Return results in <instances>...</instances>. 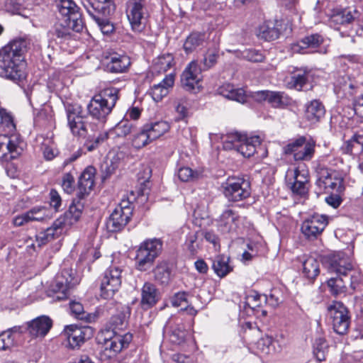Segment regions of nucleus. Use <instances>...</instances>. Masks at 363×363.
<instances>
[{
  "mask_svg": "<svg viewBox=\"0 0 363 363\" xmlns=\"http://www.w3.org/2000/svg\"><path fill=\"white\" fill-rule=\"evenodd\" d=\"M30 41L25 38H17L0 48V77L16 84L26 79V53Z\"/></svg>",
  "mask_w": 363,
  "mask_h": 363,
  "instance_id": "obj_1",
  "label": "nucleus"
},
{
  "mask_svg": "<svg viewBox=\"0 0 363 363\" xmlns=\"http://www.w3.org/2000/svg\"><path fill=\"white\" fill-rule=\"evenodd\" d=\"M326 263L328 270L337 274L336 277L330 278L327 281L330 293L334 296L345 293L347 287L343 277H347V272L352 269L350 257L344 252H339L328 256Z\"/></svg>",
  "mask_w": 363,
  "mask_h": 363,
  "instance_id": "obj_2",
  "label": "nucleus"
},
{
  "mask_svg": "<svg viewBox=\"0 0 363 363\" xmlns=\"http://www.w3.org/2000/svg\"><path fill=\"white\" fill-rule=\"evenodd\" d=\"M119 99V89L110 86L100 91L89 101L86 109L89 115L99 123H105Z\"/></svg>",
  "mask_w": 363,
  "mask_h": 363,
  "instance_id": "obj_3",
  "label": "nucleus"
},
{
  "mask_svg": "<svg viewBox=\"0 0 363 363\" xmlns=\"http://www.w3.org/2000/svg\"><path fill=\"white\" fill-rule=\"evenodd\" d=\"M330 157H324L316 162L315 171L317 174L315 186L320 193L338 192L344 193V176L342 172L327 167L330 163Z\"/></svg>",
  "mask_w": 363,
  "mask_h": 363,
  "instance_id": "obj_4",
  "label": "nucleus"
},
{
  "mask_svg": "<svg viewBox=\"0 0 363 363\" xmlns=\"http://www.w3.org/2000/svg\"><path fill=\"white\" fill-rule=\"evenodd\" d=\"M164 248L162 238H146L135 250V267L138 271L147 272L154 265Z\"/></svg>",
  "mask_w": 363,
  "mask_h": 363,
  "instance_id": "obj_5",
  "label": "nucleus"
},
{
  "mask_svg": "<svg viewBox=\"0 0 363 363\" xmlns=\"http://www.w3.org/2000/svg\"><path fill=\"white\" fill-rule=\"evenodd\" d=\"M83 5L104 34L109 35L114 31L115 27L109 20L114 10L112 0H86Z\"/></svg>",
  "mask_w": 363,
  "mask_h": 363,
  "instance_id": "obj_6",
  "label": "nucleus"
},
{
  "mask_svg": "<svg viewBox=\"0 0 363 363\" xmlns=\"http://www.w3.org/2000/svg\"><path fill=\"white\" fill-rule=\"evenodd\" d=\"M316 142L312 138L299 135L289 140L282 147L283 155L290 156L296 162H308L315 157Z\"/></svg>",
  "mask_w": 363,
  "mask_h": 363,
  "instance_id": "obj_7",
  "label": "nucleus"
},
{
  "mask_svg": "<svg viewBox=\"0 0 363 363\" xmlns=\"http://www.w3.org/2000/svg\"><path fill=\"white\" fill-rule=\"evenodd\" d=\"M94 335V329L88 325H65L60 333L62 345L68 350H78Z\"/></svg>",
  "mask_w": 363,
  "mask_h": 363,
  "instance_id": "obj_8",
  "label": "nucleus"
},
{
  "mask_svg": "<svg viewBox=\"0 0 363 363\" xmlns=\"http://www.w3.org/2000/svg\"><path fill=\"white\" fill-rule=\"evenodd\" d=\"M125 13L131 30L138 33L143 32L150 16L147 1L128 0Z\"/></svg>",
  "mask_w": 363,
  "mask_h": 363,
  "instance_id": "obj_9",
  "label": "nucleus"
},
{
  "mask_svg": "<svg viewBox=\"0 0 363 363\" xmlns=\"http://www.w3.org/2000/svg\"><path fill=\"white\" fill-rule=\"evenodd\" d=\"M250 97L258 104L267 102L276 109H288L296 106V101L285 91L260 90L252 92Z\"/></svg>",
  "mask_w": 363,
  "mask_h": 363,
  "instance_id": "obj_10",
  "label": "nucleus"
},
{
  "mask_svg": "<svg viewBox=\"0 0 363 363\" xmlns=\"http://www.w3.org/2000/svg\"><path fill=\"white\" fill-rule=\"evenodd\" d=\"M134 209V203L128 199H123L110 215L106 228L108 231L117 233L121 231L130 222Z\"/></svg>",
  "mask_w": 363,
  "mask_h": 363,
  "instance_id": "obj_11",
  "label": "nucleus"
},
{
  "mask_svg": "<svg viewBox=\"0 0 363 363\" xmlns=\"http://www.w3.org/2000/svg\"><path fill=\"white\" fill-rule=\"evenodd\" d=\"M328 314L334 331L340 335L347 334L351 324L349 309L340 301H333L328 306Z\"/></svg>",
  "mask_w": 363,
  "mask_h": 363,
  "instance_id": "obj_12",
  "label": "nucleus"
},
{
  "mask_svg": "<svg viewBox=\"0 0 363 363\" xmlns=\"http://www.w3.org/2000/svg\"><path fill=\"white\" fill-rule=\"evenodd\" d=\"M122 269L110 266L101 277L100 296L104 299H111L118 291L122 283Z\"/></svg>",
  "mask_w": 363,
  "mask_h": 363,
  "instance_id": "obj_13",
  "label": "nucleus"
},
{
  "mask_svg": "<svg viewBox=\"0 0 363 363\" xmlns=\"http://www.w3.org/2000/svg\"><path fill=\"white\" fill-rule=\"evenodd\" d=\"M133 340L132 334L127 333L123 335H114L106 340L99 352V358L102 362L114 359L123 350L127 349Z\"/></svg>",
  "mask_w": 363,
  "mask_h": 363,
  "instance_id": "obj_14",
  "label": "nucleus"
},
{
  "mask_svg": "<svg viewBox=\"0 0 363 363\" xmlns=\"http://www.w3.org/2000/svg\"><path fill=\"white\" fill-rule=\"evenodd\" d=\"M223 193L230 201H243L251 195V184L248 179L244 177L228 178Z\"/></svg>",
  "mask_w": 363,
  "mask_h": 363,
  "instance_id": "obj_15",
  "label": "nucleus"
},
{
  "mask_svg": "<svg viewBox=\"0 0 363 363\" xmlns=\"http://www.w3.org/2000/svg\"><path fill=\"white\" fill-rule=\"evenodd\" d=\"M81 106L69 105L66 108L67 126L71 133L78 138H85L88 135L87 123L85 121Z\"/></svg>",
  "mask_w": 363,
  "mask_h": 363,
  "instance_id": "obj_16",
  "label": "nucleus"
},
{
  "mask_svg": "<svg viewBox=\"0 0 363 363\" xmlns=\"http://www.w3.org/2000/svg\"><path fill=\"white\" fill-rule=\"evenodd\" d=\"M57 9L65 18L64 21L73 22V28L77 33L82 31L84 23L80 8L73 0H58Z\"/></svg>",
  "mask_w": 363,
  "mask_h": 363,
  "instance_id": "obj_17",
  "label": "nucleus"
},
{
  "mask_svg": "<svg viewBox=\"0 0 363 363\" xmlns=\"http://www.w3.org/2000/svg\"><path fill=\"white\" fill-rule=\"evenodd\" d=\"M328 225L327 216L315 214L302 223L301 230L307 240H314L322 234Z\"/></svg>",
  "mask_w": 363,
  "mask_h": 363,
  "instance_id": "obj_18",
  "label": "nucleus"
},
{
  "mask_svg": "<svg viewBox=\"0 0 363 363\" xmlns=\"http://www.w3.org/2000/svg\"><path fill=\"white\" fill-rule=\"evenodd\" d=\"M288 184L294 196L299 198L308 196L311 185L308 172H301L298 167H296L294 170L293 181Z\"/></svg>",
  "mask_w": 363,
  "mask_h": 363,
  "instance_id": "obj_19",
  "label": "nucleus"
},
{
  "mask_svg": "<svg viewBox=\"0 0 363 363\" xmlns=\"http://www.w3.org/2000/svg\"><path fill=\"white\" fill-rule=\"evenodd\" d=\"M23 149L16 140L7 135H0V160L9 162L17 159L22 153Z\"/></svg>",
  "mask_w": 363,
  "mask_h": 363,
  "instance_id": "obj_20",
  "label": "nucleus"
},
{
  "mask_svg": "<svg viewBox=\"0 0 363 363\" xmlns=\"http://www.w3.org/2000/svg\"><path fill=\"white\" fill-rule=\"evenodd\" d=\"M96 168L89 165L86 167L79 177L77 183V198L84 199L87 196L95 184Z\"/></svg>",
  "mask_w": 363,
  "mask_h": 363,
  "instance_id": "obj_21",
  "label": "nucleus"
},
{
  "mask_svg": "<svg viewBox=\"0 0 363 363\" xmlns=\"http://www.w3.org/2000/svg\"><path fill=\"white\" fill-rule=\"evenodd\" d=\"M77 284V279L73 276L72 269H64L57 274L55 280L54 291L60 292L62 296H57L58 300L65 299L68 291Z\"/></svg>",
  "mask_w": 363,
  "mask_h": 363,
  "instance_id": "obj_22",
  "label": "nucleus"
},
{
  "mask_svg": "<svg viewBox=\"0 0 363 363\" xmlns=\"http://www.w3.org/2000/svg\"><path fill=\"white\" fill-rule=\"evenodd\" d=\"M105 60V70L113 74L127 72L131 65L129 56L116 52L106 56Z\"/></svg>",
  "mask_w": 363,
  "mask_h": 363,
  "instance_id": "obj_23",
  "label": "nucleus"
},
{
  "mask_svg": "<svg viewBox=\"0 0 363 363\" xmlns=\"http://www.w3.org/2000/svg\"><path fill=\"white\" fill-rule=\"evenodd\" d=\"M200 69L195 61L191 62L186 67L181 76V83L182 87L188 91H192L196 87L199 86L201 78Z\"/></svg>",
  "mask_w": 363,
  "mask_h": 363,
  "instance_id": "obj_24",
  "label": "nucleus"
},
{
  "mask_svg": "<svg viewBox=\"0 0 363 363\" xmlns=\"http://www.w3.org/2000/svg\"><path fill=\"white\" fill-rule=\"evenodd\" d=\"M160 300V293L157 286L151 282H145L141 289V308L147 311L156 306Z\"/></svg>",
  "mask_w": 363,
  "mask_h": 363,
  "instance_id": "obj_25",
  "label": "nucleus"
},
{
  "mask_svg": "<svg viewBox=\"0 0 363 363\" xmlns=\"http://www.w3.org/2000/svg\"><path fill=\"white\" fill-rule=\"evenodd\" d=\"M309 74L310 71L306 67H296L285 79L286 88L302 91L308 83Z\"/></svg>",
  "mask_w": 363,
  "mask_h": 363,
  "instance_id": "obj_26",
  "label": "nucleus"
},
{
  "mask_svg": "<svg viewBox=\"0 0 363 363\" xmlns=\"http://www.w3.org/2000/svg\"><path fill=\"white\" fill-rule=\"evenodd\" d=\"M324 37L320 33H311L302 38L296 43L291 44V49L294 52L304 54L306 50H317L324 43Z\"/></svg>",
  "mask_w": 363,
  "mask_h": 363,
  "instance_id": "obj_27",
  "label": "nucleus"
},
{
  "mask_svg": "<svg viewBox=\"0 0 363 363\" xmlns=\"http://www.w3.org/2000/svg\"><path fill=\"white\" fill-rule=\"evenodd\" d=\"M218 228L223 233L236 231L240 223V216L238 211L225 209L217 220Z\"/></svg>",
  "mask_w": 363,
  "mask_h": 363,
  "instance_id": "obj_28",
  "label": "nucleus"
},
{
  "mask_svg": "<svg viewBox=\"0 0 363 363\" xmlns=\"http://www.w3.org/2000/svg\"><path fill=\"white\" fill-rule=\"evenodd\" d=\"M325 115V106L319 99H313L306 104L304 118L311 125L319 123Z\"/></svg>",
  "mask_w": 363,
  "mask_h": 363,
  "instance_id": "obj_29",
  "label": "nucleus"
},
{
  "mask_svg": "<svg viewBox=\"0 0 363 363\" xmlns=\"http://www.w3.org/2000/svg\"><path fill=\"white\" fill-rule=\"evenodd\" d=\"M282 23L278 20H267L264 21L258 28V37L266 41L278 39L281 35Z\"/></svg>",
  "mask_w": 363,
  "mask_h": 363,
  "instance_id": "obj_30",
  "label": "nucleus"
},
{
  "mask_svg": "<svg viewBox=\"0 0 363 363\" xmlns=\"http://www.w3.org/2000/svg\"><path fill=\"white\" fill-rule=\"evenodd\" d=\"M73 32H76L73 28V22L64 21V23H56L50 34L55 41L64 43L75 39Z\"/></svg>",
  "mask_w": 363,
  "mask_h": 363,
  "instance_id": "obj_31",
  "label": "nucleus"
},
{
  "mask_svg": "<svg viewBox=\"0 0 363 363\" xmlns=\"http://www.w3.org/2000/svg\"><path fill=\"white\" fill-rule=\"evenodd\" d=\"M52 326V320L44 315L26 323L27 332L33 337L45 336Z\"/></svg>",
  "mask_w": 363,
  "mask_h": 363,
  "instance_id": "obj_32",
  "label": "nucleus"
},
{
  "mask_svg": "<svg viewBox=\"0 0 363 363\" xmlns=\"http://www.w3.org/2000/svg\"><path fill=\"white\" fill-rule=\"evenodd\" d=\"M278 344V341L275 340L272 336L265 335L260 337L255 343V350L258 355L262 357H272L281 350L280 345L278 348L275 344Z\"/></svg>",
  "mask_w": 363,
  "mask_h": 363,
  "instance_id": "obj_33",
  "label": "nucleus"
},
{
  "mask_svg": "<svg viewBox=\"0 0 363 363\" xmlns=\"http://www.w3.org/2000/svg\"><path fill=\"white\" fill-rule=\"evenodd\" d=\"M211 268L218 277L223 279L233 271L234 266L229 256L219 254L212 259Z\"/></svg>",
  "mask_w": 363,
  "mask_h": 363,
  "instance_id": "obj_34",
  "label": "nucleus"
},
{
  "mask_svg": "<svg viewBox=\"0 0 363 363\" xmlns=\"http://www.w3.org/2000/svg\"><path fill=\"white\" fill-rule=\"evenodd\" d=\"M261 298L262 296L258 292L253 291L246 296L244 305L245 309H250L257 318H265L267 315V311L264 308Z\"/></svg>",
  "mask_w": 363,
  "mask_h": 363,
  "instance_id": "obj_35",
  "label": "nucleus"
},
{
  "mask_svg": "<svg viewBox=\"0 0 363 363\" xmlns=\"http://www.w3.org/2000/svg\"><path fill=\"white\" fill-rule=\"evenodd\" d=\"M208 35L204 31H192L186 38L183 49L186 54H190L203 47L208 41Z\"/></svg>",
  "mask_w": 363,
  "mask_h": 363,
  "instance_id": "obj_36",
  "label": "nucleus"
},
{
  "mask_svg": "<svg viewBox=\"0 0 363 363\" xmlns=\"http://www.w3.org/2000/svg\"><path fill=\"white\" fill-rule=\"evenodd\" d=\"M152 142L169 131L171 125L166 121H149L143 125Z\"/></svg>",
  "mask_w": 363,
  "mask_h": 363,
  "instance_id": "obj_37",
  "label": "nucleus"
},
{
  "mask_svg": "<svg viewBox=\"0 0 363 363\" xmlns=\"http://www.w3.org/2000/svg\"><path fill=\"white\" fill-rule=\"evenodd\" d=\"M174 84V75L169 74L166 75L165 77L157 84L151 86L150 94L152 96L153 100L156 102L160 101L169 93V89L172 88Z\"/></svg>",
  "mask_w": 363,
  "mask_h": 363,
  "instance_id": "obj_38",
  "label": "nucleus"
},
{
  "mask_svg": "<svg viewBox=\"0 0 363 363\" xmlns=\"http://www.w3.org/2000/svg\"><path fill=\"white\" fill-rule=\"evenodd\" d=\"M65 225V218H58L55 220L52 225L48 228L44 232L40 233L38 237V240H40V244L45 245L47 242L58 238Z\"/></svg>",
  "mask_w": 363,
  "mask_h": 363,
  "instance_id": "obj_39",
  "label": "nucleus"
},
{
  "mask_svg": "<svg viewBox=\"0 0 363 363\" xmlns=\"http://www.w3.org/2000/svg\"><path fill=\"white\" fill-rule=\"evenodd\" d=\"M354 19L352 13L349 9L335 8L332 10L329 21L331 26H337L336 28L339 29V26L349 24Z\"/></svg>",
  "mask_w": 363,
  "mask_h": 363,
  "instance_id": "obj_40",
  "label": "nucleus"
},
{
  "mask_svg": "<svg viewBox=\"0 0 363 363\" xmlns=\"http://www.w3.org/2000/svg\"><path fill=\"white\" fill-rule=\"evenodd\" d=\"M259 136L255 135L250 138L245 136V139L235 146L237 150L245 157H250L257 152V147L261 145Z\"/></svg>",
  "mask_w": 363,
  "mask_h": 363,
  "instance_id": "obj_41",
  "label": "nucleus"
},
{
  "mask_svg": "<svg viewBox=\"0 0 363 363\" xmlns=\"http://www.w3.org/2000/svg\"><path fill=\"white\" fill-rule=\"evenodd\" d=\"M302 274L310 282L313 283L320 274V264L317 259L308 256L302 261Z\"/></svg>",
  "mask_w": 363,
  "mask_h": 363,
  "instance_id": "obj_42",
  "label": "nucleus"
},
{
  "mask_svg": "<svg viewBox=\"0 0 363 363\" xmlns=\"http://www.w3.org/2000/svg\"><path fill=\"white\" fill-rule=\"evenodd\" d=\"M363 143V130H358L354 133L350 139L346 140L342 147L343 153L350 155L358 153Z\"/></svg>",
  "mask_w": 363,
  "mask_h": 363,
  "instance_id": "obj_43",
  "label": "nucleus"
},
{
  "mask_svg": "<svg viewBox=\"0 0 363 363\" xmlns=\"http://www.w3.org/2000/svg\"><path fill=\"white\" fill-rule=\"evenodd\" d=\"M155 281L162 285H167L171 280L172 269L168 261L159 262L153 270Z\"/></svg>",
  "mask_w": 363,
  "mask_h": 363,
  "instance_id": "obj_44",
  "label": "nucleus"
},
{
  "mask_svg": "<svg viewBox=\"0 0 363 363\" xmlns=\"http://www.w3.org/2000/svg\"><path fill=\"white\" fill-rule=\"evenodd\" d=\"M45 208L43 206L34 207L25 213L17 216L13 219V225L15 226H22L25 223L30 221H40L44 220V214L42 213L40 216H35V214L41 213Z\"/></svg>",
  "mask_w": 363,
  "mask_h": 363,
  "instance_id": "obj_45",
  "label": "nucleus"
},
{
  "mask_svg": "<svg viewBox=\"0 0 363 363\" xmlns=\"http://www.w3.org/2000/svg\"><path fill=\"white\" fill-rule=\"evenodd\" d=\"M221 94L227 99L245 104L247 96L242 88H235L233 85L227 84L221 88Z\"/></svg>",
  "mask_w": 363,
  "mask_h": 363,
  "instance_id": "obj_46",
  "label": "nucleus"
},
{
  "mask_svg": "<svg viewBox=\"0 0 363 363\" xmlns=\"http://www.w3.org/2000/svg\"><path fill=\"white\" fill-rule=\"evenodd\" d=\"M175 64L174 57L172 53H164L159 55L155 60L154 69L159 73L166 72Z\"/></svg>",
  "mask_w": 363,
  "mask_h": 363,
  "instance_id": "obj_47",
  "label": "nucleus"
},
{
  "mask_svg": "<svg viewBox=\"0 0 363 363\" xmlns=\"http://www.w3.org/2000/svg\"><path fill=\"white\" fill-rule=\"evenodd\" d=\"M313 354L318 362L325 361L328 353V345L324 337L315 338L313 345Z\"/></svg>",
  "mask_w": 363,
  "mask_h": 363,
  "instance_id": "obj_48",
  "label": "nucleus"
},
{
  "mask_svg": "<svg viewBox=\"0 0 363 363\" xmlns=\"http://www.w3.org/2000/svg\"><path fill=\"white\" fill-rule=\"evenodd\" d=\"M82 199H74L70 204L69 209L65 212V216L69 219V223L77 222L81 217L84 209V204L81 202Z\"/></svg>",
  "mask_w": 363,
  "mask_h": 363,
  "instance_id": "obj_49",
  "label": "nucleus"
},
{
  "mask_svg": "<svg viewBox=\"0 0 363 363\" xmlns=\"http://www.w3.org/2000/svg\"><path fill=\"white\" fill-rule=\"evenodd\" d=\"M108 138L109 135L107 131L100 132L95 138L90 136L87 137L84 144V147L88 152H92L97 149L105 141H106Z\"/></svg>",
  "mask_w": 363,
  "mask_h": 363,
  "instance_id": "obj_50",
  "label": "nucleus"
},
{
  "mask_svg": "<svg viewBox=\"0 0 363 363\" xmlns=\"http://www.w3.org/2000/svg\"><path fill=\"white\" fill-rule=\"evenodd\" d=\"M135 128V125L128 118H123L118 122L113 129L118 138H125Z\"/></svg>",
  "mask_w": 363,
  "mask_h": 363,
  "instance_id": "obj_51",
  "label": "nucleus"
},
{
  "mask_svg": "<svg viewBox=\"0 0 363 363\" xmlns=\"http://www.w3.org/2000/svg\"><path fill=\"white\" fill-rule=\"evenodd\" d=\"M131 143L132 145L136 149H141L152 143L143 125L141 126L138 133L133 135Z\"/></svg>",
  "mask_w": 363,
  "mask_h": 363,
  "instance_id": "obj_52",
  "label": "nucleus"
},
{
  "mask_svg": "<svg viewBox=\"0 0 363 363\" xmlns=\"http://www.w3.org/2000/svg\"><path fill=\"white\" fill-rule=\"evenodd\" d=\"M240 57L252 62H262L265 59L263 52L255 48L245 49L240 52Z\"/></svg>",
  "mask_w": 363,
  "mask_h": 363,
  "instance_id": "obj_53",
  "label": "nucleus"
},
{
  "mask_svg": "<svg viewBox=\"0 0 363 363\" xmlns=\"http://www.w3.org/2000/svg\"><path fill=\"white\" fill-rule=\"evenodd\" d=\"M69 308L71 314L74 315L77 319L86 320L87 322L90 320V314L86 313L84 311V306L80 302H70Z\"/></svg>",
  "mask_w": 363,
  "mask_h": 363,
  "instance_id": "obj_54",
  "label": "nucleus"
},
{
  "mask_svg": "<svg viewBox=\"0 0 363 363\" xmlns=\"http://www.w3.org/2000/svg\"><path fill=\"white\" fill-rule=\"evenodd\" d=\"M219 57V51L217 49H208L206 54L204 55L203 60V65L205 69H208L213 66L218 62Z\"/></svg>",
  "mask_w": 363,
  "mask_h": 363,
  "instance_id": "obj_55",
  "label": "nucleus"
},
{
  "mask_svg": "<svg viewBox=\"0 0 363 363\" xmlns=\"http://www.w3.org/2000/svg\"><path fill=\"white\" fill-rule=\"evenodd\" d=\"M0 128L13 130L16 128L12 116L4 108H0Z\"/></svg>",
  "mask_w": 363,
  "mask_h": 363,
  "instance_id": "obj_56",
  "label": "nucleus"
},
{
  "mask_svg": "<svg viewBox=\"0 0 363 363\" xmlns=\"http://www.w3.org/2000/svg\"><path fill=\"white\" fill-rule=\"evenodd\" d=\"M62 187L64 191L71 194L75 189V180L74 176L70 173H65L62 178Z\"/></svg>",
  "mask_w": 363,
  "mask_h": 363,
  "instance_id": "obj_57",
  "label": "nucleus"
},
{
  "mask_svg": "<svg viewBox=\"0 0 363 363\" xmlns=\"http://www.w3.org/2000/svg\"><path fill=\"white\" fill-rule=\"evenodd\" d=\"M198 172L194 171L192 169L188 167H183L179 169L178 170V177L179 179L184 182H189L194 178L198 177Z\"/></svg>",
  "mask_w": 363,
  "mask_h": 363,
  "instance_id": "obj_58",
  "label": "nucleus"
},
{
  "mask_svg": "<svg viewBox=\"0 0 363 363\" xmlns=\"http://www.w3.org/2000/svg\"><path fill=\"white\" fill-rule=\"evenodd\" d=\"M14 342V337L11 331H4L0 334V350H6L10 348Z\"/></svg>",
  "mask_w": 363,
  "mask_h": 363,
  "instance_id": "obj_59",
  "label": "nucleus"
},
{
  "mask_svg": "<svg viewBox=\"0 0 363 363\" xmlns=\"http://www.w3.org/2000/svg\"><path fill=\"white\" fill-rule=\"evenodd\" d=\"M350 272H352L350 277V285L352 290H359L360 286L363 284V275L357 271H354L353 269Z\"/></svg>",
  "mask_w": 363,
  "mask_h": 363,
  "instance_id": "obj_60",
  "label": "nucleus"
},
{
  "mask_svg": "<svg viewBox=\"0 0 363 363\" xmlns=\"http://www.w3.org/2000/svg\"><path fill=\"white\" fill-rule=\"evenodd\" d=\"M118 165L116 162H111L110 163L105 162L101 167V179L103 181L108 179L111 175L115 174Z\"/></svg>",
  "mask_w": 363,
  "mask_h": 363,
  "instance_id": "obj_61",
  "label": "nucleus"
},
{
  "mask_svg": "<svg viewBox=\"0 0 363 363\" xmlns=\"http://www.w3.org/2000/svg\"><path fill=\"white\" fill-rule=\"evenodd\" d=\"M125 315L123 312H119L111 316L110 324L113 330H121L125 326Z\"/></svg>",
  "mask_w": 363,
  "mask_h": 363,
  "instance_id": "obj_62",
  "label": "nucleus"
},
{
  "mask_svg": "<svg viewBox=\"0 0 363 363\" xmlns=\"http://www.w3.org/2000/svg\"><path fill=\"white\" fill-rule=\"evenodd\" d=\"M328 194L329 195L325 198V202L334 208H338L342 202V194L343 193L328 192Z\"/></svg>",
  "mask_w": 363,
  "mask_h": 363,
  "instance_id": "obj_63",
  "label": "nucleus"
},
{
  "mask_svg": "<svg viewBox=\"0 0 363 363\" xmlns=\"http://www.w3.org/2000/svg\"><path fill=\"white\" fill-rule=\"evenodd\" d=\"M352 104L355 114L363 118V92L354 98Z\"/></svg>",
  "mask_w": 363,
  "mask_h": 363,
  "instance_id": "obj_64",
  "label": "nucleus"
}]
</instances>
